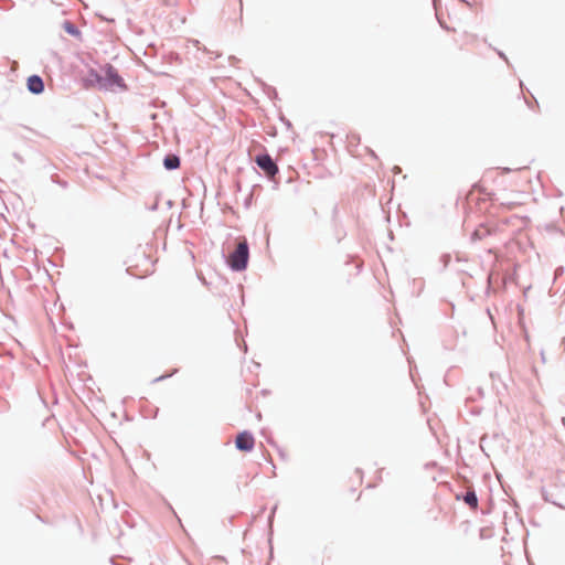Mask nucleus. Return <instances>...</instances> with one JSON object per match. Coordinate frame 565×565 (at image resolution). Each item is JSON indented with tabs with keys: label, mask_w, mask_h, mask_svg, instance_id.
<instances>
[{
	"label": "nucleus",
	"mask_w": 565,
	"mask_h": 565,
	"mask_svg": "<svg viewBox=\"0 0 565 565\" xmlns=\"http://www.w3.org/2000/svg\"><path fill=\"white\" fill-rule=\"evenodd\" d=\"M248 256V245L246 241H243L239 242L235 250L230 254L227 263L233 270H243L247 266Z\"/></svg>",
	"instance_id": "f257e3e1"
},
{
	"label": "nucleus",
	"mask_w": 565,
	"mask_h": 565,
	"mask_svg": "<svg viewBox=\"0 0 565 565\" xmlns=\"http://www.w3.org/2000/svg\"><path fill=\"white\" fill-rule=\"evenodd\" d=\"M255 162L268 178H274L278 173L277 164L267 153L257 156L255 158Z\"/></svg>",
	"instance_id": "7ed1b4c3"
},
{
	"label": "nucleus",
	"mask_w": 565,
	"mask_h": 565,
	"mask_svg": "<svg viewBox=\"0 0 565 565\" xmlns=\"http://www.w3.org/2000/svg\"><path fill=\"white\" fill-rule=\"evenodd\" d=\"M163 164L168 170L178 169L180 167V158L175 154H169L164 158Z\"/></svg>",
	"instance_id": "423d86ee"
},
{
	"label": "nucleus",
	"mask_w": 565,
	"mask_h": 565,
	"mask_svg": "<svg viewBox=\"0 0 565 565\" xmlns=\"http://www.w3.org/2000/svg\"><path fill=\"white\" fill-rule=\"evenodd\" d=\"M28 88L33 94H40L44 89L43 81L38 75H32L28 78Z\"/></svg>",
	"instance_id": "39448f33"
},
{
	"label": "nucleus",
	"mask_w": 565,
	"mask_h": 565,
	"mask_svg": "<svg viewBox=\"0 0 565 565\" xmlns=\"http://www.w3.org/2000/svg\"><path fill=\"white\" fill-rule=\"evenodd\" d=\"M255 439L248 431H242L236 436L235 446L241 451H250L254 448Z\"/></svg>",
	"instance_id": "20e7f679"
},
{
	"label": "nucleus",
	"mask_w": 565,
	"mask_h": 565,
	"mask_svg": "<svg viewBox=\"0 0 565 565\" xmlns=\"http://www.w3.org/2000/svg\"><path fill=\"white\" fill-rule=\"evenodd\" d=\"M463 501L470 505L472 509H477L478 507V499L473 491H469L465 494Z\"/></svg>",
	"instance_id": "0eeeda50"
},
{
	"label": "nucleus",
	"mask_w": 565,
	"mask_h": 565,
	"mask_svg": "<svg viewBox=\"0 0 565 565\" xmlns=\"http://www.w3.org/2000/svg\"><path fill=\"white\" fill-rule=\"evenodd\" d=\"M92 76L94 77L92 82H94L99 87L108 88L113 86H124L122 78L118 75L117 71L110 65L106 67L104 76H100L95 73H92Z\"/></svg>",
	"instance_id": "f03ea898"
}]
</instances>
